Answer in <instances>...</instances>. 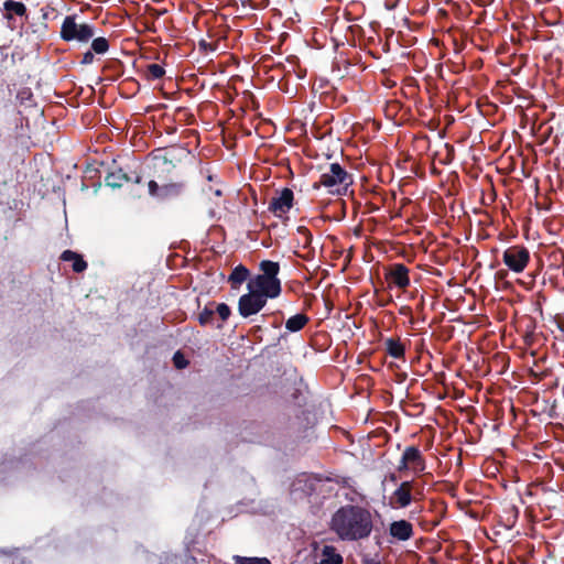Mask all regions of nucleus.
Returning <instances> with one entry per match:
<instances>
[{
  "label": "nucleus",
  "instance_id": "0eeeda50",
  "mask_svg": "<svg viewBox=\"0 0 564 564\" xmlns=\"http://www.w3.org/2000/svg\"><path fill=\"white\" fill-rule=\"evenodd\" d=\"M267 304L262 295L248 291L247 294L240 296L238 302L239 314L247 318L259 313Z\"/></svg>",
  "mask_w": 564,
  "mask_h": 564
},
{
  "label": "nucleus",
  "instance_id": "4be33fe9",
  "mask_svg": "<svg viewBox=\"0 0 564 564\" xmlns=\"http://www.w3.org/2000/svg\"><path fill=\"white\" fill-rule=\"evenodd\" d=\"M124 181H127V176L123 174L111 173L106 177V184L113 188L120 187Z\"/></svg>",
  "mask_w": 564,
  "mask_h": 564
},
{
  "label": "nucleus",
  "instance_id": "f8f14e48",
  "mask_svg": "<svg viewBox=\"0 0 564 564\" xmlns=\"http://www.w3.org/2000/svg\"><path fill=\"white\" fill-rule=\"evenodd\" d=\"M62 259L64 261H70L73 270L75 272H83L87 268V263L83 260V258L74 251L66 250L62 253Z\"/></svg>",
  "mask_w": 564,
  "mask_h": 564
},
{
  "label": "nucleus",
  "instance_id": "dca6fc26",
  "mask_svg": "<svg viewBox=\"0 0 564 564\" xmlns=\"http://www.w3.org/2000/svg\"><path fill=\"white\" fill-rule=\"evenodd\" d=\"M308 323V317L305 314H296L291 316L285 322V328L289 332H299Z\"/></svg>",
  "mask_w": 564,
  "mask_h": 564
},
{
  "label": "nucleus",
  "instance_id": "39448f33",
  "mask_svg": "<svg viewBox=\"0 0 564 564\" xmlns=\"http://www.w3.org/2000/svg\"><path fill=\"white\" fill-rule=\"evenodd\" d=\"M247 289L250 292L262 295L268 301V299H275L280 295L281 281L256 275L248 281Z\"/></svg>",
  "mask_w": 564,
  "mask_h": 564
},
{
  "label": "nucleus",
  "instance_id": "6e6552de",
  "mask_svg": "<svg viewBox=\"0 0 564 564\" xmlns=\"http://www.w3.org/2000/svg\"><path fill=\"white\" fill-rule=\"evenodd\" d=\"M293 203L294 194L292 189L284 187L272 197L269 204V210L273 213L275 217L281 218L291 210Z\"/></svg>",
  "mask_w": 564,
  "mask_h": 564
},
{
  "label": "nucleus",
  "instance_id": "2eb2a0df",
  "mask_svg": "<svg viewBox=\"0 0 564 564\" xmlns=\"http://www.w3.org/2000/svg\"><path fill=\"white\" fill-rule=\"evenodd\" d=\"M184 185L182 183H170L160 188V199H167L181 195Z\"/></svg>",
  "mask_w": 564,
  "mask_h": 564
},
{
  "label": "nucleus",
  "instance_id": "9d476101",
  "mask_svg": "<svg viewBox=\"0 0 564 564\" xmlns=\"http://www.w3.org/2000/svg\"><path fill=\"white\" fill-rule=\"evenodd\" d=\"M387 278L399 289H405L410 284L409 269L402 263L393 264Z\"/></svg>",
  "mask_w": 564,
  "mask_h": 564
},
{
  "label": "nucleus",
  "instance_id": "1a4fd4ad",
  "mask_svg": "<svg viewBox=\"0 0 564 564\" xmlns=\"http://www.w3.org/2000/svg\"><path fill=\"white\" fill-rule=\"evenodd\" d=\"M414 489V481H403L394 490L391 496V505L394 508H406L412 501V490Z\"/></svg>",
  "mask_w": 564,
  "mask_h": 564
},
{
  "label": "nucleus",
  "instance_id": "20e7f679",
  "mask_svg": "<svg viewBox=\"0 0 564 564\" xmlns=\"http://www.w3.org/2000/svg\"><path fill=\"white\" fill-rule=\"evenodd\" d=\"M426 469V462L422 452L415 446H408L402 453L398 470L411 471L414 475H420Z\"/></svg>",
  "mask_w": 564,
  "mask_h": 564
},
{
  "label": "nucleus",
  "instance_id": "f257e3e1",
  "mask_svg": "<svg viewBox=\"0 0 564 564\" xmlns=\"http://www.w3.org/2000/svg\"><path fill=\"white\" fill-rule=\"evenodd\" d=\"M373 529L371 512L360 506L340 507L332 517L330 530L343 541L367 539Z\"/></svg>",
  "mask_w": 564,
  "mask_h": 564
},
{
  "label": "nucleus",
  "instance_id": "f03ea898",
  "mask_svg": "<svg viewBox=\"0 0 564 564\" xmlns=\"http://www.w3.org/2000/svg\"><path fill=\"white\" fill-rule=\"evenodd\" d=\"M352 183L350 175L338 163L329 164L321 174L319 181L313 184L314 189L325 187L329 194L341 195Z\"/></svg>",
  "mask_w": 564,
  "mask_h": 564
},
{
  "label": "nucleus",
  "instance_id": "7c9ffc66",
  "mask_svg": "<svg viewBox=\"0 0 564 564\" xmlns=\"http://www.w3.org/2000/svg\"><path fill=\"white\" fill-rule=\"evenodd\" d=\"M220 194H221V192H220L219 189H218V191H216V195H218V196H219Z\"/></svg>",
  "mask_w": 564,
  "mask_h": 564
},
{
  "label": "nucleus",
  "instance_id": "7ed1b4c3",
  "mask_svg": "<svg viewBox=\"0 0 564 564\" xmlns=\"http://www.w3.org/2000/svg\"><path fill=\"white\" fill-rule=\"evenodd\" d=\"M94 34V26L88 23H77L75 15H67L61 26V37L66 42L86 43Z\"/></svg>",
  "mask_w": 564,
  "mask_h": 564
},
{
  "label": "nucleus",
  "instance_id": "bb28decb",
  "mask_svg": "<svg viewBox=\"0 0 564 564\" xmlns=\"http://www.w3.org/2000/svg\"><path fill=\"white\" fill-rule=\"evenodd\" d=\"M148 188H149V194L152 197H155V198L160 199V188H161V186H159L155 181H150L149 184H148Z\"/></svg>",
  "mask_w": 564,
  "mask_h": 564
},
{
  "label": "nucleus",
  "instance_id": "6ab92c4d",
  "mask_svg": "<svg viewBox=\"0 0 564 564\" xmlns=\"http://www.w3.org/2000/svg\"><path fill=\"white\" fill-rule=\"evenodd\" d=\"M4 9L7 11L13 12L14 14L20 15V17L24 15L26 12V8L22 2H18V1H13V0L6 1Z\"/></svg>",
  "mask_w": 564,
  "mask_h": 564
},
{
  "label": "nucleus",
  "instance_id": "9b49d317",
  "mask_svg": "<svg viewBox=\"0 0 564 564\" xmlns=\"http://www.w3.org/2000/svg\"><path fill=\"white\" fill-rule=\"evenodd\" d=\"M389 533L399 541H408L413 535V527L406 520L393 521L390 524Z\"/></svg>",
  "mask_w": 564,
  "mask_h": 564
},
{
  "label": "nucleus",
  "instance_id": "a211bd4d",
  "mask_svg": "<svg viewBox=\"0 0 564 564\" xmlns=\"http://www.w3.org/2000/svg\"><path fill=\"white\" fill-rule=\"evenodd\" d=\"M248 276H249L248 269L243 265H238L232 270L231 274L229 275V281L235 286L236 284L239 285L242 282H245L248 279Z\"/></svg>",
  "mask_w": 564,
  "mask_h": 564
},
{
  "label": "nucleus",
  "instance_id": "412c9836",
  "mask_svg": "<svg viewBox=\"0 0 564 564\" xmlns=\"http://www.w3.org/2000/svg\"><path fill=\"white\" fill-rule=\"evenodd\" d=\"M147 74H148V77L151 79H159L164 76L165 70L159 64H150L147 67Z\"/></svg>",
  "mask_w": 564,
  "mask_h": 564
},
{
  "label": "nucleus",
  "instance_id": "423d86ee",
  "mask_svg": "<svg viewBox=\"0 0 564 564\" xmlns=\"http://www.w3.org/2000/svg\"><path fill=\"white\" fill-rule=\"evenodd\" d=\"M502 261L514 273H521L530 261V252L522 246H512L503 251Z\"/></svg>",
  "mask_w": 564,
  "mask_h": 564
},
{
  "label": "nucleus",
  "instance_id": "b1692460",
  "mask_svg": "<svg viewBox=\"0 0 564 564\" xmlns=\"http://www.w3.org/2000/svg\"><path fill=\"white\" fill-rule=\"evenodd\" d=\"M215 311L208 307H205L198 315V321L202 325L209 324L213 319Z\"/></svg>",
  "mask_w": 564,
  "mask_h": 564
},
{
  "label": "nucleus",
  "instance_id": "5701e85b",
  "mask_svg": "<svg viewBox=\"0 0 564 564\" xmlns=\"http://www.w3.org/2000/svg\"><path fill=\"white\" fill-rule=\"evenodd\" d=\"M236 564H271L265 557H241L235 556Z\"/></svg>",
  "mask_w": 564,
  "mask_h": 564
},
{
  "label": "nucleus",
  "instance_id": "c756f323",
  "mask_svg": "<svg viewBox=\"0 0 564 564\" xmlns=\"http://www.w3.org/2000/svg\"><path fill=\"white\" fill-rule=\"evenodd\" d=\"M367 564H380V563L376 562V561H369Z\"/></svg>",
  "mask_w": 564,
  "mask_h": 564
},
{
  "label": "nucleus",
  "instance_id": "ddd939ff",
  "mask_svg": "<svg viewBox=\"0 0 564 564\" xmlns=\"http://www.w3.org/2000/svg\"><path fill=\"white\" fill-rule=\"evenodd\" d=\"M319 564H343V557L336 552L334 546L325 545Z\"/></svg>",
  "mask_w": 564,
  "mask_h": 564
},
{
  "label": "nucleus",
  "instance_id": "4468645a",
  "mask_svg": "<svg viewBox=\"0 0 564 564\" xmlns=\"http://www.w3.org/2000/svg\"><path fill=\"white\" fill-rule=\"evenodd\" d=\"M260 269L262 271V273L259 274L260 276H264L270 280H280L278 278L280 271V265L278 262L264 260L260 263Z\"/></svg>",
  "mask_w": 564,
  "mask_h": 564
},
{
  "label": "nucleus",
  "instance_id": "f3484780",
  "mask_svg": "<svg viewBox=\"0 0 564 564\" xmlns=\"http://www.w3.org/2000/svg\"><path fill=\"white\" fill-rule=\"evenodd\" d=\"M387 351L393 358H402L404 356V346L394 338L386 340Z\"/></svg>",
  "mask_w": 564,
  "mask_h": 564
},
{
  "label": "nucleus",
  "instance_id": "cd10ccee",
  "mask_svg": "<svg viewBox=\"0 0 564 564\" xmlns=\"http://www.w3.org/2000/svg\"><path fill=\"white\" fill-rule=\"evenodd\" d=\"M94 62V54L91 51H87L82 58V64L89 65Z\"/></svg>",
  "mask_w": 564,
  "mask_h": 564
},
{
  "label": "nucleus",
  "instance_id": "aec40b11",
  "mask_svg": "<svg viewBox=\"0 0 564 564\" xmlns=\"http://www.w3.org/2000/svg\"><path fill=\"white\" fill-rule=\"evenodd\" d=\"M91 50L96 54H105L109 50V43L106 37H96L93 40Z\"/></svg>",
  "mask_w": 564,
  "mask_h": 564
},
{
  "label": "nucleus",
  "instance_id": "a878e982",
  "mask_svg": "<svg viewBox=\"0 0 564 564\" xmlns=\"http://www.w3.org/2000/svg\"><path fill=\"white\" fill-rule=\"evenodd\" d=\"M216 312L218 313V315L220 316V318L223 321H226L229 317V315H230V308L225 303L218 304L217 307H216Z\"/></svg>",
  "mask_w": 564,
  "mask_h": 564
},
{
  "label": "nucleus",
  "instance_id": "c85d7f7f",
  "mask_svg": "<svg viewBox=\"0 0 564 564\" xmlns=\"http://www.w3.org/2000/svg\"><path fill=\"white\" fill-rule=\"evenodd\" d=\"M390 480H391V481H393V482H395V481H397V477H395V475H394V474L390 475Z\"/></svg>",
  "mask_w": 564,
  "mask_h": 564
},
{
  "label": "nucleus",
  "instance_id": "393cba45",
  "mask_svg": "<svg viewBox=\"0 0 564 564\" xmlns=\"http://www.w3.org/2000/svg\"><path fill=\"white\" fill-rule=\"evenodd\" d=\"M173 362H174V366L177 369H183V368H185L187 366V360L185 359V357L180 351L174 354Z\"/></svg>",
  "mask_w": 564,
  "mask_h": 564
}]
</instances>
